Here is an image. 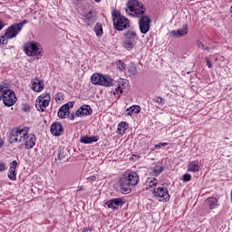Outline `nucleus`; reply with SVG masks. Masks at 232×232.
I'll return each mask as SVG.
<instances>
[{"instance_id": "obj_1", "label": "nucleus", "mask_w": 232, "mask_h": 232, "mask_svg": "<svg viewBox=\"0 0 232 232\" xmlns=\"http://www.w3.org/2000/svg\"><path fill=\"white\" fill-rule=\"evenodd\" d=\"M125 12L130 17L139 18L138 24L140 34H146L150 32L151 18L146 15V8L142 3L139 0H129Z\"/></svg>"}, {"instance_id": "obj_2", "label": "nucleus", "mask_w": 232, "mask_h": 232, "mask_svg": "<svg viewBox=\"0 0 232 232\" xmlns=\"http://www.w3.org/2000/svg\"><path fill=\"white\" fill-rule=\"evenodd\" d=\"M26 24H28V20H23L18 24L9 26L5 30V34L0 36V44H8V39H14V37H17Z\"/></svg>"}, {"instance_id": "obj_3", "label": "nucleus", "mask_w": 232, "mask_h": 232, "mask_svg": "<svg viewBox=\"0 0 232 232\" xmlns=\"http://www.w3.org/2000/svg\"><path fill=\"white\" fill-rule=\"evenodd\" d=\"M0 101H3L5 106L11 108L15 102H17V97L15 92L12 89H8L5 83L0 84Z\"/></svg>"}, {"instance_id": "obj_4", "label": "nucleus", "mask_w": 232, "mask_h": 232, "mask_svg": "<svg viewBox=\"0 0 232 232\" xmlns=\"http://www.w3.org/2000/svg\"><path fill=\"white\" fill-rule=\"evenodd\" d=\"M30 129L28 127H18L10 130L8 135V140L10 144L14 142H24L26 140Z\"/></svg>"}, {"instance_id": "obj_5", "label": "nucleus", "mask_w": 232, "mask_h": 232, "mask_svg": "<svg viewBox=\"0 0 232 232\" xmlns=\"http://www.w3.org/2000/svg\"><path fill=\"white\" fill-rule=\"evenodd\" d=\"M111 15L115 30H118V32H122V30L130 28V20L126 18V16L121 14L119 11L113 10Z\"/></svg>"}, {"instance_id": "obj_6", "label": "nucleus", "mask_w": 232, "mask_h": 232, "mask_svg": "<svg viewBox=\"0 0 232 232\" xmlns=\"http://www.w3.org/2000/svg\"><path fill=\"white\" fill-rule=\"evenodd\" d=\"M91 82L92 84L105 86L106 88L113 86V79L110 75L94 73L91 77Z\"/></svg>"}, {"instance_id": "obj_7", "label": "nucleus", "mask_w": 232, "mask_h": 232, "mask_svg": "<svg viewBox=\"0 0 232 232\" xmlns=\"http://www.w3.org/2000/svg\"><path fill=\"white\" fill-rule=\"evenodd\" d=\"M139 182V174L135 171L128 170L121 179V186H137Z\"/></svg>"}, {"instance_id": "obj_8", "label": "nucleus", "mask_w": 232, "mask_h": 232, "mask_svg": "<svg viewBox=\"0 0 232 232\" xmlns=\"http://www.w3.org/2000/svg\"><path fill=\"white\" fill-rule=\"evenodd\" d=\"M41 50H43V47L41 46V44L37 42H31L24 46V52L29 57L41 55Z\"/></svg>"}, {"instance_id": "obj_9", "label": "nucleus", "mask_w": 232, "mask_h": 232, "mask_svg": "<svg viewBox=\"0 0 232 232\" xmlns=\"http://www.w3.org/2000/svg\"><path fill=\"white\" fill-rule=\"evenodd\" d=\"M153 195L160 202H168L169 200V193L168 192V188L164 187L153 188Z\"/></svg>"}, {"instance_id": "obj_10", "label": "nucleus", "mask_w": 232, "mask_h": 232, "mask_svg": "<svg viewBox=\"0 0 232 232\" xmlns=\"http://www.w3.org/2000/svg\"><path fill=\"white\" fill-rule=\"evenodd\" d=\"M50 106V94H42L36 100V108L39 111H44Z\"/></svg>"}, {"instance_id": "obj_11", "label": "nucleus", "mask_w": 232, "mask_h": 232, "mask_svg": "<svg viewBox=\"0 0 232 232\" xmlns=\"http://www.w3.org/2000/svg\"><path fill=\"white\" fill-rule=\"evenodd\" d=\"M124 203L125 202L123 198H115L107 201L105 204L110 209H119V208H122V206H124Z\"/></svg>"}, {"instance_id": "obj_12", "label": "nucleus", "mask_w": 232, "mask_h": 232, "mask_svg": "<svg viewBox=\"0 0 232 232\" xmlns=\"http://www.w3.org/2000/svg\"><path fill=\"white\" fill-rule=\"evenodd\" d=\"M93 113L90 105H82L75 112L76 117H88Z\"/></svg>"}, {"instance_id": "obj_13", "label": "nucleus", "mask_w": 232, "mask_h": 232, "mask_svg": "<svg viewBox=\"0 0 232 232\" xmlns=\"http://www.w3.org/2000/svg\"><path fill=\"white\" fill-rule=\"evenodd\" d=\"M73 104H75V102H69L63 105L58 111V117L60 119H66V115L70 113V108H73Z\"/></svg>"}, {"instance_id": "obj_14", "label": "nucleus", "mask_w": 232, "mask_h": 232, "mask_svg": "<svg viewBox=\"0 0 232 232\" xmlns=\"http://www.w3.org/2000/svg\"><path fill=\"white\" fill-rule=\"evenodd\" d=\"M51 133L53 137H61L64 133V129H63V124L59 121H55L51 125Z\"/></svg>"}, {"instance_id": "obj_15", "label": "nucleus", "mask_w": 232, "mask_h": 232, "mask_svg": "<svg viewBox=\"0 0 232 232\" xmlns=\"http://www.w3.org/2000/svg\"><path fill=\"white\" fill-rule=\"evenodd\" d=\"M35 134H28L25 137V140L24 141H22L24 146H25V150H32V148H34V146H35Z\"/></svg>"}, {"instance_id": "obj_16", "label": "nucleus", "mask_w": 232, "mask_h": 232, "mask_svg": "<svg viewBox=\"0 0 232 232\" xmlns=\"http://www.w3.org/2000/svg\"><path fill=\"white\" fill-rule=\"evenodd\" d=\"M32 90L33 92H43L44 90V81L34 78L32 80Z\"/></svg>"}, {"instance_id": "obj_17", "label": "nucleus", "mask_w": 232, "mask_h": 232, "mask_svg": "<svg viewBox=\"0 0 232 232\" xmlns=\"http://www.w3.org/2000/svg\"><path fill=\"white\" fill-rule=\"evenodd\" d=\"M171 35L174 37H185V35H188V24H183L181 29L171 31Z\"/></svg>"}, {"instance_id": "obj_18", "label": "nucleus", "mask_w": 232, "mask_h": 232, "mask_svg": "<svg viewBox=\"0 0 232 232\" xmlns=\"http://www.w3.org/2000/svg\"><path fill=\"white\" fill-rule=\"evenodd\" d=\"M99 140V136H82L80 142L82 144H93Z\"/></svg>"}, {"instance_id": "obj_19", "label": "nucleus", "mask_w": 232, "mask_h": 232, "mask_svg": "<svg viewBox=\"0 0 232 232\" xmlns=\"http://www.w3.org/2000/svg\"><path fill=\"white\" fill-rule=\"evenodd\" d=\"M205 204H207L209 209H217L218 208V199L217 198H208L205 200Z\"/></svg>"}, {"instance_id": "obj_20", "label": "nucleus", "mask_w": 232, "mask_h": 232, "mask_svg": "<svg viewBox=\"0 0 232 232\" xmlns=\"http://www.w3.org/2000/svg\"><path fill=\"white\" fill-rule=\"evenodd\" d=\"M157 184H159V179L155 178H148L145 182L147 189H155Z\"/></svg>"}, {"instance_id": "obj_21", "label": "nucleus", "mask_w": 232, "mask_h": 232, "mask_svg": "<svg viewBox=\"0 0 232 232\" xmlns=\"http://www.w3.org/2000/svg\"><path fill=\"white\" fill-rule=\"evenodd\" d=\"M187 169L191 173H197V171L200 169V167L198 166V161L197 160L190 161L187 166Z\"/></svg>"}, {"instance_id": "obj_22", "label": "nucleus", "mask_w": 232, "mask_h": 232, "mask_svg": "<svg viewBox=\"0 0 232 232\" xmlns=\"http://www.w3.org/2000/svg\"><path fill=\"white\" fill-rule=\"evenodd\" d=\"M97 21V18L95 15H93V13L90 11L89 13L86 14L85 15V23L90 26V24H93Z\"/></svg>"}, {"instance_id": "obj_23", "label": "nucleus", "mask_w": 232, "mask_h": 232, "mask_svg": "<svg viewBox=\"0 0 232 232\" xmlns=\"http://www.w3.org/2000/svg\"><path fill=\"white\" fill-rule=\"evenodd\" d=\"M162 171H164V167L160 165H156L155 167L151 168V175L153 177H159Z\"/></svg>"}, {"instance_id": "obj_24", "label": "nucleus", "mask_w": 232, "mask_h": 232, "mask_svg": "<svg viewBox=\"0 0 232 232\" xmlns=\"http://www.w3.org/2000/svg\"><path fill=\"white\" fill-rule=\"evenodd\" d=\"M122 44L126 48V50L130 51V50H133V48L135 47L136 42H132L131 40H128L127 38H125Z\"/></svg>"}, {"instance_id": "obj_25", "label": "nucleus", "mask_w": 232, "mask_h": 232, "mask_svg": "<svg viewBox=\"0 0 232 232\" xmlns=\"http://www.w3.org/2000/svg\"><path fill=\"white\" fill-rule=\"evenodd\" d=\"M125 39L135 43V40L137 39V33H135V31H128L125 34Z\"/></svg>"}, {"instance_id": "obj_26", "label": "nucleus", "mask_w": 232, "mask_h": 232, "mask_svg": "<svg viewBox=\"0 0 232 232\" xmlns=\"http://www.w3.org/2000/svg\"><path fill=\"white\" fill-rule=\"evenodd\" d=\"M126 130H128V122H120L118 125V131H120L121 135H124V133H126Z\"/></svg>"}, {"instance_id": "obj_27", "label": "nucleus", "mask_w": 232, "mask_h": 232, "mask_svg": "<svg viewBox=\"0 0 232 232\" xmlns=\"http://www.w3.org/2000/svg\"><path fill=\"white\" fill-rule=\"evenodd\" d=\"M67 156H68V150L61 147L58 150L59 160H63V159H65Z\"/></svg>"}, {"instance_id": "obj_28", "label": "nucleus", "mask_w": 232, "mask_h": 232, "mask_svg": "<svg viewBox=\"0 0 232 232\" xmlns=\"http://www.w3.org/2000/svg\"><path fill=\"white\" fill-rule=\"evenodd\" d=\"M94 32L97 37H102V24L100 23L96 24L94 26Z\"/></svg>"}, {"instance_id": "obj_29", "label": "nucleus", "mask_w": 232, "mask_h": 232, "mask_svg": "<svg viewBox=\"0 0 232 232\" xmlns=\"http://www.w3.org/2000/svg\"><path fill=\"white\" fill-rule=\"evenodd\" d=\"M116 66L118 68V70H120V72H124L126 70V63H124V62L119 60L118 62H116Z\"/></svg>"}, {"instance_id": "obj_30", "label": "nucleus", "mask_w": 232, "mask_h": 232, "mask_svg": "<svg viewBox=\"0 0 232 232\" xmlns=\"http://www.w3.org/2000/svg\"><path fill=\"white\" fill-rule=\"evenodd\" d=\"M7 177L10 180H15L17 179V175L15 174V170L9 169Z\"/></svg>"}, {"instance_id": "obj_31", "label": "nucleus", "mask_w": 232, "mask_h": 232, "mask_svg": "<svg viewBox=\"0 0 232 232\" xmlns=\"http://www.w3.org/2000/svg\"><path fill=\"white\" fill-rule=\"evenodd\" d=\"M181 180H183V182H189L191 180V174L189 173H185L182 178Z\"/></svg>"}, {"instance_id": "obj_32", "label": "nucleus", "mask_w": 232, "mask_h": 232, "mask_svg": "<svg viewBox=\"0 0 232 232\" xmlns=\"http://www.w3.org/2000/svg\"><path fill=\"white\" fill-rule=\"evenodd\" d=\"M129 73H130V75H136L137 74V67H135V65H130L129 67Z\"/></svg>"}, {"instance_id": "obj_33", "label": "nucleus", "mask_w": 232, "mask_h": 232, "mask_svg": "<svg viewBox=\"0 0 232 232\" xmlns=\"http://www.w3.org/2000/svg\"><path fill=\"white\" fill-rule=\"evenodd\" d=\"M168 146V142H162L155 145V150H160V148H166Z\"/></svg>"}, {"instance_id": "obj_34", "label": "nucleus", "mask_w": 232, "mask_h": 232, "mask_svg": "<svg viewBox=\"0 0 232 232\" xmlns=\"http://www.w3.org/2000/svg\"><path fill=\"white\" fill-rule=\"evenodd\" d=\"M133 113H140V106L133 105L131 106Z\"/></svg>"}, {"instance_id": "obj_35", "label": "nucleus", "mask_w": 232, "mask_h": 232, "mask_svg": "<svg viewBox=\"0 0 232 232\" xmlns=\"http://www.w3.org/2000/svg\"><path fill=\"white\" fill-rule=\"evenodd\" d=\"M125 185H121V193H125V195H127V193H130V191H131V188H125Z\"/></svg>"}, {"instance_id": "obj_36", "label": "nucleus", "mask_w": 232, "mask_h": 232, "mask_svg": "<svg viewBox=\"0 0 232 232\" xmlns=\"http://www.w3.org/2000/svg\"><path fill=\"white\" fill-rule=\"evenodd\" d=\"M16 168H17V160H13V161L10 163V169H14V170H15Z\"/></svg>"}, {"instance_id": "obj_37", "label": "nucleus", "mask_w": 232, "mask_h": 232, "mask_svg": "<svg viewBox=\"0 0 232 232\" xmlns=\"http://www.w3.org/2000/svg\"><path fill=\"white\" fill-rule=\"evenodd\" d=\"M154 101H155V102H157L158 104L164 105V99H162V97H157Z\"/></svg>"}, {"instance_id": "obj_38", "label": "nucleus", "mask_w": 232, "mask_h": 232, "mask_svg": "<svg viewBox=\"0 0 232 232\" xmlns=\"http://www.w3.org/2000/svg\"><path fill=\"white\" fill-rule=\"evenodd\" d=\"M119 92L120 93H122V87H121V85H119L114 92V95H119Z\"/></svg>"}, {"instance_id": "obj_39", "label": "nucleus", "mask_w": 232, "mask_h": 232, "mask_svg": "<svg viewBox=\"0 0 232 232\" xmlns=\"http://www.w3.org/2000/svg\"><path fill=\"white\" fill-rule=\"evenodd\" d=\"M2 171H6V163H0V173H2Z\"/></svg>"}, {"instance_id": "obj_40", "label": "nucleus", "mask_w": 232, "mask_h": 232, "mask_svg": "<svg viewBox=\"0 0 232 232\" xmlns=\"http://www.w3.org/2000/svg\"><path fill=\"white\" fill-rule=\"evenodd\" d=\"M205 61L207 63L208 68H213V65L211 64V61H209V59L206 58Z\"/></svg>"}, {"instance_id": "obj_41", "label": "nucleus", "mask_w": 232, "mask_h": 232, "mask_svg": "<svg viewBox=\"0 0 232 232\" xmlns=\"http://www.w3.org/2000/svg\"><path fill=\"white\" fill-rule=\"evenodd\" d=\"M23 110H24V111H30V106L26 105V104H24L23 105Z\"/></svg>"}, {"instance_id": "obj_42", "label": "nucleus", "mask_w": 232, "mask_h": 232, "mask_svg": "<svg viewBox=\"0 0 232 232\" xmlns=\"http://www.w3.org/2000/svg\"><path fill=\"white\" fill-rule=\"evenodd\" d=\"M126 113L127 115H131V113H133V109L132 107H130L129 109L126 110Z\"/></svg>"}, {"instance_id": "obj_43", "label": "nucleus", "mask_w": 232, "mask_h": 232, "mask_svg": "<svg viewBox=\"0 0 232 232\" xmlns=\"http://www.w3.org/2000/svg\"><path fill=\"white\" fill-rule=\"evenodd\" d=\"M198 48H201V50H204V44L202 42H198Z\"/></svg>"}, {"instance_id": "obj_44", "label": "nucleus", "mask_w": 232, "mask_h": 232, "mask_svg": "<svg viewBox=\"0 0 232 232\" xmlns=\"http://www.w3.org/2000/svg\"><path fill=\"white\" fill-rule=\"evenodd\" d=\"M92 231H93V228H92V227H86V228L83 229L82 232H92Z\"/></svg>"}, {"instance_id": "obj_45", "label": "nucleus", "mask_w": 232, "mask_h": 232, "mask_svg": "<svg viewBox=\"0 0 232 232\" xmlns=\"http://www.w3.org/2000/svg\"><path fill=\"white\" fill-rule=\"evenodd\" d=\"M96 177L95 176H91L90 178H87V180H90L91 182H93L95 180Z\"/></svg>"}, {"instance_id": "obj_46", "label": "nucleus", "mask_w": 232, "mask_h": 232, "mask_svg": "<svg viewBox=\"0 0 232 232\" xmlns=\"http://www.w3.org/2000/svg\"><path fill=\"white\" fill-rule=\"evenodd\" d=\"M5 28V24L3 23L2 20H0V31Z\"/></svg>"}, {"instance_id": "obj_47", "label": "nucleus", "mask_w": 232, "mask_h": 232, "mask_svg": "<svg viewBox=\"0 0 232 232\" xmlns=\"http://www.w3.org/2000/svg\"><path fill=\"white\" fill-rule=\"evenodd\" d=\"M69 119L71 120V121H73V119H75V114H71L70 116H69Z\"/></svg>"}, {"instance_id": "obj_48", "label": "nucleus", "mask_w": 232, "mask_h": 232, "mask_svg": "<svg viewBox=\"0 0 232 232\" xmlns=\"http://www.w3.org/2000/svg\"><path fill=\"white\" fill-rule=\"evenodd\" d=\"M4 145H5V141H3V140L0 139V148H3Z\"/></svg>"}, {"instance_id": "obj_49", "label": "nucleus", "mask_w": 232, "mask_h": 232, "mask_svg": "<svg viewBox=\"0 0 232 232\" xmlns=\"http://www.w3.org/2000/svg\"><path fill=\"white\" fill-rule=\"evenodd\" d=\"M82 189H84V188L80 187L79 191H82Z\"/></svg>"}, {"instance_id": "obj_50", "label": "nucleus", "mask_w": 232, "mask_h": 232, "mask_svg": "<svg viewBox=\"0 0 232 232\" xmlns=\"http://www.w3.org/2000/svg\"><path fill=\"white\" fill-rule=\"evenodd\" d=\"M95 3H101V0H94Z\"/></svg>"}, {"instance_id": "obj_51", "label": "nucleus", "mask_w": 232, "mask_h": 232, "mask_svg": "<svg viewBox=\"0 0 232 232\" xmlns=\"http://www.w3.org/2000/svg\"><path fill=\"white\" fill-rule=\"evenodd\" d=\"M203 50H208V47H204V49Z\"/></svg>"}]
</instances>
